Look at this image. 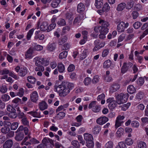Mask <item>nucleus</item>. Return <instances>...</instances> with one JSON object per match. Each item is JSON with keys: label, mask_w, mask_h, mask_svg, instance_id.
Segmentation results:
<instances>
[{"label": "nucleus", "mask_w": 148, "mask_h": 148, "mask_svg": "<svg viewBox=\"0 0 148 148\" xmlns=\"http://www.w3.org/2000/svg\"><path fill=\"white\" fill-rule=\"evenodd\" d=\"M127 94L125 93H120L115 95L116 101L114 100L113 98H110L106 100L107 103H108V107L110 110H113L117 106V104H121L126 102L127 99Z\"/></svg>", "instance_id": "obj_1"}, {"label": "nucleus", "mask_w": 148, "mask_h": 148, "mask_svg": "<svg viewBox=\"0 0 148 148\" xmlns=\"http://www.w3.org/2000/svg\"><path fill=\"white\" fill-rule=\"evenodd\" d=\"M74 84L73 83L64 80L59 85L54 86V91L57 92H70L74 88Z\"/></svg>", "instance_id": "obj_2"}, {"label": "nucleus", "mask_w": 148, "mask_h": 148, "mask_svg": "<svg viewBox=\"0 0 148 148\" xmlns=\"http://www.w3.org/2000/svg\"><path fill=\"white\" fill-rule=\"evenodd\" d=\"M99 23L101 24V26H95L94 29V31L96 33H98L99 32L100 33L101 31L105 29L106 27V28L108 27L109 26V23L103 20H100Z\"/></svg>", "instance_id": "obj_3"}, {"label": "nucleus", "mask_w": 148, "mask_h": 148, "mask_svg": "<svg viewBox=\"0 0 148 148\" xmlns=\"http://www.w3.org/2000/svg\"><path fill=\"white\" fill-rule=\"evenodd\" d=\"M104 42L99 40H96L94 41V47L92 49L93 52H97L99 49L104 47L105 45Z\"/></svg>", "instance_id": "obj_4"}, {"label": "nucleus", "mask_w": 148, "mask_h": 148, "mask_svg": "<svg viewBox=\"0 0 148 148\" xmlns=\"http://www.w3.org/2000/svg\"><path fill=\"white\" fill-rule=\"evenodd\" d=\"M129 23L126 22L125 23L123 21L119 23L118 25L117 26V31L118 32H124L125 29L128 27Z\"/></svg>", "instance_id": "obj_5"}, {"label": "nucleus", "mask_w": 148, "mask_h": 148, "mask_svg": "<svg viewBox=\"0 0 148 148\" xmlns=\"http://www.w3.org/2000/svg\"><path fill=\"white\" fill-rule=\"evenodd\" d=\"M96 101H93L90 103L89 105V109L92 108V111L95 112H98L101 110V107L99 105H96Z\"/></svg>", "instance_id": "obj_6"}, {"label": "nucleus", "mask_w": 148, "mask_h": 148, "mask_svg": "<svg viewBox=\"0 0 148 148\" xmlns=\"http://www.w3.org/2000/svg\"><path fill=\"white\" fill-rule=\"evenodd\" d=\"M42 143L44 144L46 148H53L52 145L53 144V142L51 139L45 138L42 140Z\"/></svg>", "instance_id": "obj_7"}, {"label": "nucleus", "mask_w": 148, "mask_h": 148, "mask_svg": "<svg viewBox=\"0 0 148 148\" xmlns=\"http://www.w3.org/2000/svg\"><path fill=\"white\" fill-rule=\"evenodd\" d=\"M34 60H35V64L36 66H38L40 64L45 65L47 63H49L48 61H47V60H45L44 58L37 56L35 57Z\"/></svg>", "instance_id": "obj_8"}, {"label": "nucleus", "mask_w": 148, "mask_h": 148, "mask_svg": "<svg viewBox=\"0 0 148 148\" xmlns=\"http://www.w3.org/2000/svg\"><path fill=\"white\" fill-rule=\"evenodd\" d=\"M125 118L124 116L119 115L117 118L116 120L115 124V128L116 129L121 126V124L123 123L122 120Z\"/></svg>", "instance_id": "obj_9"}, {"label": "nucleus", "mask_w": 148, "mask_h": 148, "mask_svg": "<svg viewBox=\"0 0 148 148\" xmlns=\"http://www.w3.org/2000/svg\"><path fill=\"white\" fill-rule=\"evenodd\" d=\"M120 87V85L116 83H113L110 88L109 92H114L118 90Z\"/></svg>", "instance_id": "obj_10"}, {"label": "nucleus", "mask_w": 148, "mask_h": 148, "mask_svg": "<svg viewBox=\"0 0 148 148\" xmlns=\"http://www.w3.org/2000/svg\"><path fill=\"white\" fill-rule=\"evenodd\" d=\"M35 34L34 39L36 40L39 39L40 40H42L44 39L45 36L39 30L36 31Z\"/></svg>", "instance_id": "obj_11"}, {"label": "nucleus", "mask_w": 148, "mask_h": 148, "mask_svg": "<svg viewBox=\"0 0 148 148\" xmlns=\"http://www.w3.org/2000/svg\"><path fill=\"white\" fill-rule=\"evenodd\" d=\"M108 120V117L103 116L98 119L96 120V122L97 124L102 125L106 122Z\"/></svg>", "instance_id": "obj_12"}, {"label": "nucleus", "mask_w": 148, "mask_h": 148, "mask_svg": "<svg viewBox=\"0 0 148 148\" xmlns=\"http://www.w3.org/2000/svg\"><path fill=\"white\" fill-rule=\"evenodd\" d=\"M40 28L41 31L48 32L49 26L48 23L46 21L43 22L40 25Z\"/></svg>", "instance_id": "obj_13"}, {"label": "nucleus", "mask_w": 148, "mask_h": 148, "mask_svg": "<svg viewBox=\"0 0 148 148\" xmlns=\"http://www.w3.org/2000/svg\"><path fill=\"white\" fill-rule=\"evenodd\" d=\"M85 10V6L82 3H80L79 4L77 7V12L80 14L83 13Z\"/></svg>", "instance_id": "obj_14"}, {"label": "nucleus", "mask_w": 148, "mask_h": 148, "mask_svg": "<svg viewBox=\"0 0 148 148\" xmlns=\"http://www.w3.org/2000/svg\"><path fill=\"white\" fill-rule=\"evenodd\" d=\"M33 50L31 47H30L26 52L25 56L26 59H31L33 57L32 54L33 52Z\"/></svg>", "instance_id": "obj_15"}, {"label": "nucleus", "mask_w": 148, "mask_h": 148, "mask_svg": "<svg viewBox=\"0 0 148 148\" xmlns=\"http://www.w3.org/2000/svg\"><path fill=\"white\" fill-rule=\"evenodd\" d=\"M109 29L108 27H106L105 29L100 32L99 35V37L100 39H103L106 38V35L108 32Z\"/></svg>", "instance_id": "obj_16"}, {"label": "nucleus", "mask_w": 148, "mask_h": 148, "mask_svg": "<svg viewBox=\"0 0 148 148\" xmlns=\"http://www.w3.org/2000/svg\"><path fill=\"white\" fill-rule=\"evenodd\" d=\"M28 70L27 68L25 67H22L20 70L19 75L21 77L25 76L27 73Z\"/></svg>", "instance_id": "obj_17"}, {"label": "nucleus", "mask_w": 148, "mask_h": 148, "mask_svg": "<svg viewBox=\"0 0 148 148\" xmlns=\"http://www.w3.org/2000/svg\"><path fill=\"white\" fill-rule=\"evenodd\" d=\"M38 107L40 110L43 111L47 108L48 105L45 101H42L39 103Z\"/></svg>", "instance_id": "obj_18"}, {"label": "nucleus", "mask_w": 148, "mask_h": 148, "mask_svg": "<svg viewBox=\"0 0 148 148\" xmlns=\"http://www.w3.org/2000/svg\"><path fill=\"white\" fill-rule=\"evenodd\" d=\"M34 51H40L42 50L43 47L42 45L37 44V43H34L31 47Z\"/></svg>", "instance_id": "obj_19"}, {"label": "nucleus", "mask_w": 148, "mask_h": 148, "mask_svg": "<svg viewBox=\"0 0 148 148\" xmlns=\"http://www.w3.org/2000/svg\"><path fill=\"white\" fill-rule=\"evenodd\" d=\"M61 2V0H53L51 2V5L53 8H57L58 7Z\"/></svg>", "instance_id": "obj_20"}, {"label": "nucleus", "mask_w": 148, "mask_h": 148, "mask_svg": "<svg viewBox=\"0 0 148 148\" xmlns=\"http://www.w3.org/2000/svg\"><path fill=\"white\" fill-rule=\"evenodd\" d=\"M56 48V45L55 43H49L48 44L47 50L50 52L53 51Z\"/></svg>", "instance_id": "obj_21"}, {"label": "nucleus", "mask_w": 148, "mask_h": 148, "mask_svg": "<svg viewBox=\"0 0 148 148\" xmlns=\"http://www.w3.org/2000/svg\"><path fill=\"white\" fill-rule=\"evenodd\" d=\"M84 138L86 142L93 140V138L92 135L88 133H85L84 134Z\"/></svg>", "instance_id": "obj_22"}, {"label": "nucleus", "mask_w": 148, "mask_h": 148, "mask_svg": "<svg viewBox=\"0 0 148 148\" xmlns=\"http://www.w3.org/2000/svg\"><path fill=\"white\" fill-rule=\"evenodd\" d=\"M57 68L59 72L60 73H63L65 72V66L62 63H58L57 66Z\"/></svg>", "instance_id": "obj_23"}, {"label": "nucleus", "mask_w": 148, "mask_h": 148, "mask_svg": "<svg viewBox=\"0 0 148 148\" xmlns=\"http://www.w3.org/2000/svg\"><path fill=\"white\" fill-rule=\"evenodd\" d=\"M13 145L12 140H9L6 141L4 143L3 148H11Z\"/></svg>", "instance_id": "obj_24"}, {"label": "nucleus", "mask_w": 148, "mask_h": 148, "mask_svg": "<svg viewBox=\"0 0 148 148\" xmlns=\"http://www.w3.org/2000/svg\"><path fill=\"white\" fill-rule=\"evenodd\" d=\"M27 80L30 83L34 84H35L36 79L33 76H29L27 77Z\"/></svg>", "instance_id": "obj_25"}, {"label": "nucleus", "mask_w": 148, "mask_h": 148, "mask_svg": "<svg viewBox=\"0 0 148 148\" xmlns=\"http://www.w3.org/2000/svg\"><path fill=\"white\" fill-rule=\"evenodd\" d=\"M103 5V0H95V5L97 8H101Z\"/></svg>", "instance_id": "obj_26"}, {"label": "nucleus", "mask_w": 148, "mask_h": 148, "mask_svg": "<svg viewBox=\"0 0 148 148\" xmlns=\"http://www.w3.org/2000/svg\"><path fill=\"white\" fill-rule=\"evenodd\" d=\"M126 6V4L124 2L121 3L117 5L116 10L118 11H121L123 10Z\"/></svg>", "instance_id": "obj_27"}, {"label": "nucleus", "mask_w": 148, "mask_h": 148, "mask_svg": "<svg viewBox=\"0 0 148 148\" xmlns=\"http://www.w3.org/2000/svg\"><path fill=\"white\" fill-rule=\"evenodd\" d=\"M35 30V29L33 28L29 30L27 32L26 36V38L27 40H30L33 34L34 31Z\"/></svg>", "instance_id": "obj_28"}, {"label": "nucleus", "mask_w": 148, "mask_h": 148, "mask_svg": "<svg viewBox=\"0 0 148 148\" xmlns=\"http://www.w3.org/2000/svg\"><path fill=\"white\" fill-rule=\"evenodd\" d=\"M38 95L37 93H32L30 95L31 101L34 102H36L38 100Z\"/></svg>", "instance_id": "obj_29"}, {"label": "nucleus", "mask_w": 148, "mask_h": 148, "mask_svg": "<svg viewBox=\"0 0 148 148\" xmlns=\"http://www.w3.org/2000/svg\"><path fill=\"white\" fill-rule=\"evenodd\" d=\"M145 82L144 79L142 77H140L136 81V84L139 86H142Z\"/></svg>", "instance_id": "obj_30"}, {"label": "nucleus", "mask_w": 148, "mask_h": 148, "mask_svg": "<svg viewBox=\"0 0 148 148\" xmlns=\"http://www.w3.org/2000/svg\"><path fill=\"white\" fill-rule=\"evenodd\" d=\"M58 25L60 26H62L66 25V22L65 20L62 18H60L56 21Z\"/></svg>", "instance_id": "obj_31"}, {"label": "nucleus", "mask_w": 148, "mask_h": 148, "mask_svg": "<svg viewBox=\"0 0 148 148\" xmlns=\"http://www.w3.org/2000/svg\"><path fill=\"white\" fill-rule=\"evenodd\" d=\"M128 68L127 66V63L124 62L123 65L121 68V73L124 74L126 73L128 70Z\"/></svg>", "instance_id": "obj_32"}, {"label": "nucleus", "mask_w": 148, "mask_h": 148, "mask_svg": "<svg viewBox=\"0 0 148 148\" xmlns=\"http://www.w3.org/2000/svg\"><path fill=\"white\" fill-rule=\"evenodd\" d=\"M24 136V134L23 132H20L16 135L15 137V139L16 140L19 141L23 139Z\"/></svg>", "instance_id": "obj_33"}, {"label": "nucleus", "mask_w": 148, "mask_h": 148, "mask_svg": "<svg viewBox=\"0 0 148 148\" xmlns=\"http://www.w3.org/2000/svg\"><path fill=\"white\" fill-rule=\"evenodd\" d=\"M112 62L109 60H108L105 61L103 64V66L104 68L108 69L111 66Z\"/></svg>", "instance_id": "obj_34"}, {"label": "nucleus", "mask_w": 148, "mask_h": 148, "mask_svg": "<svg viewBox=\"0 0 148 148\" xmlns=\"http://www.w3.org/2000/svg\"><path fill=\"white\" fill-rule=\"evenodd\" d=\"M101 130V127L98 125L95 126L92 130V132L94 134L99 133Z\"/></svg>", "instance_id": "obj_35"}, {"label": "nucleus", "mask_w": 148, "mask_h": 148, "mask_svg": "<svg viewBox=\"0 0 148 148\" xmlns=\"http://www.w3.org/2000/svg\"><path fill=\"white\" fill-rule=\"evenodd\" d=\"M134 4V2L133 1H130L127 3L125 8L127 9L130 10L133 7Z\"/></svg>", "instance_id": "obj_36"}, {"label": "nucleus", "mask_w": 148, "mask_h": 148, "mask_svg": "<svg viewBox=\"0 0 148 148\" xmlns=\"http://www.w3.org/2000/svg\"><path fill=\"white\" fill-rule=\"evenodd\" d=\"M91 82V78L89 77H87L84 79L83 82L85 86H88L90 84Z\"/></svg>", "instance_id": "obj_37"}, {"label": "nucleus", "mask_w": 148, "mask_h": 148, "mask_svg": "<svg viewBox=\"0 0 148 148\" xmlns=\"http://www.w3.org/2000/svg\"><path fill=\"white\" fill-rule=\"evenodd\" d=\"M10 131L9 127L7 126H4L1 129V132L3 134H6L8 133Z\"/></svg>", "instance_id": "obj_38"}, {"label": "nucleus", "mask_w": 148, "mask_h": 148, "mask_svg": "<svg viewBox=\"0 0 148 148\" xmlns=\"http://www.w3.org/2000/svg\"><path fill=\"white\" fill-rule=\"evenodd\" d=\"M127 90L128 92H135L136 89L132 85H130L128 86Z\"/></svg>", "instance_id": "obj_39"}, {"label": "nucleus", "mask_w": 148, "mask_h": 148, "mask_svg": "<svg viewBox=\"0 0 148 148\" xmlns=\"http://www.w3.org/2000/svg\"><path fill=\"white\" fill-rule=\"evenodd\" d=\"M65 113L63 112H61L58 113L57 115L55 117L57 118L58 119L60 120L63 119L65 116Z\"/></svg>", "instance_id": "obj_40"}, {"label": "nucleus", "mask_w": 148, "mask_h": 148, "mask_svg": "<svg viewBox=\"0 0 148 148\" xmlns=\"http://www.w3.org/2000/svg\"><path fill=\"white\" fill-rule=\"evenodd\" d=\"M67 51H64L59 54V58L61 59L65 58L67 57Z\"/></svg>", "instance_id": "obj_41"}, {"label": "nucleus", "mask_w": 148, "mask_h": 148, "mask_svg": "<svg viewBox=\"0 0 148 148\" xmlns=\"http://www.w3.org/2000/svg\"><path fill=\"white\" fill-rule=\"evenodd\" d=\"M99 77L98 75H95L92 80V83L94 84H96L99 82Z\"/></svg>", "instance_id": "obj_42"}, {"label": "nucleus", "mask_w": 148, "mask_h": 148, "mask_svg": "<svg viewBox=\"0 0 148 148\" xmlns=\"http://www.w3.org/2000/svg\"><path fill=\"white\" fill-rule=\"evenodd\" d=\"M13 110L9 114V116L11 118H15L17 116V114L16 112V110L13 109Z\"/></svg>", "instance_id": "obj_43"}, {"label": "nucleus", "mask_w": 148, "mask_h": 148, "mask_svg": "<svg viewBox=\"0 0 148 148\" xmlns=\"http://www.w3.org/2000/svg\"><path fill=\"white\" fill-rule=\"evenodd\" d=\"M86 145L88 148H93L94 144L93 140L86 142Z\"/></svg>", "instance_id": "obj_44"}, {"label": "nucleus", "mask_w": 148, "mask_h": 148, "mask_svg": "<svg viewBox=\"0 0 148 148\" xmlns=\"http://www.w3.org/2000/svg\"><path fill=\"white\" fill-rule=\"evenodd\" d=\"M110 7L109 4L107 3H105L102 8V9L105 11V12H106L109 11L110 9Z\"/></svg>", "instance_id": "obj_45"}, {"label": "nucleus", "mask_w": 148, "mask_h": 148, "mask_svg": "<svg viewBox=\"0 0 148 148\" xmlns=\"http://www.w3.org/2000/svg\"><path fill=\"white\" fill-rule=\"evenodd\" d=\"M124 129L123 128L121 127L119 128L116 132V136L119 137H121L122 136V133Z\"/></svg>", "instance_id": "obj_46"}, {"label": "nucleus", "mask_w": 148, "mask_h": 148, "mask_svg": "<svg viewBox=\"0 0 148 148\" xmlns=\"http://www.w3.org/2000/svg\"><path fill=\"white\" fill-rule=\"evenodd\" d=\"M133 142V140L130 138H127L125 140V143L128 145H132Z\"/></svg>", "instance_id": "obj_47"}, {"label": "nucleus", "mask_w": 148, "mask_h": 148, "mask_svg": "<svg viewBox=\"0 0 148 148\" xmlns=\"http://www.w3.org/2000/svg\"><path fill=\"white\" fill-rule=\"evenodd\" d=\"M134 9L135 10L139 11L142 9V5L139 3L136 4L134 7Z\"/></svg>", "instance_id": "obj_48"}, {"label": "nucleus", "mask_w": 148, "mask_h": 148, "mask_svg": "<svg viewBox=\"0 0 148 148\" xmlns=\"http://www.w3.org/2000/svg\"><path fill=\"white\" fill-rule=\"evenodd\" d=\"M70 77L72 80L75 81L77 79V75L74 72L70 73L69 74Z\"/></svg>", "instance_id": "obj_49"}, {"label": "nucleus", "mask_w": 148, "mask_h": 148, "mask_svg": "<svg viewBox=\"0 0 148 148\" xmlns=\"http://www.w3.org/2000/svg\"><path fill=\"white\" fill-rule=\"evenodd\" d=\"M21 121L22 122V124L24 125L27 126H29V122L28 121L26 117L22 119H21Z\"/></svg>", "instance_id": "obj_50"}, {"label": "nucleus", "mask_w": 148, "mask_h": 148, "mask_svg": "<svg viewBox=\"0 0 148 148\" xmlns=\"http://www.w3.org/2000/svg\"><path fill=\"white\" fill-rule=\"evenodd\" d=\"M125 130L126 133L128 134V136L129 137H131L132 136L131 133L132 132V129L130 127H126L125 128Z\"/></svg>", "instance_id": "obj_51"}, {"label": "nucleus", "mask_w": 148, "mask_h": 148, "mask_svg": "<svg viewBox=\"0 0 148 148\" xmlns=\"http://www.w3.org/2000/svg\"><path fill=\"white\" fill-rule=\"evenodd\" d=\"M36 66H37L35 69L36 71H43L44 70V68L42 65L40 64L39 65Z\"/></svg>", "instance_id": "obj_52"}, {"label": "nucleus", "mask_w": 148, "mask_h": 148, "mask_svg": "<svg viewBox=\"0 0 148 148\" xmlns=\"http://www.w3.org/2000/svg\"><path fill=\"white\" fill-rule=\"evenodd\" d=\"M109 51V49H104L102 52L101 56L103 58L106 57L108 54Z\"/></svg>", "instance_id": "obj_53"}, {"label": "nucleus", "mask_w": 148, "mask_h": 148, "mask_svg": "<svg viewBox=\"0 0 148 148\" xmlns=\"http://www.w3.org/2000/svg\"><path fill=\"white\" fill-rule=\"evenodd\" d=\"M67 40V38L66 36H64L61 39H60L59 41V44L62 45L66 42Z\"/></svg>", "instance_id": "obj_54"}, {"label": "nucleus", "mask_w": 148, "mask_h": 148, "mask_svg": "<svg viewBox=\"0 0 148 148\" xmlns=\"http://www.w3.org/2000/svg\"><path fill=\"white\" fill-rule=\"evenodd\" d=\"M7 90V86L5 84L0 86V91L1 92H6Z\"/></svg>", "instance_id": "obj_55"}, {"label": "nucleus", "mask_w": 148, "mask_h": 148, "mask_svg": "<svg viewBox=\"0 0 148 148\" xmlns=\"http://www.w3.org/2000/svg\"><path fill=\"white\" fill-rule=\"evenodd\" d=\"M142 25V23L138 21H137L133 24V27L135 29H138Z\"/></svg>", "instance_id": "obj_56"}, {"label": "nucleus", "mask_w": 148, "mask_h": 148, "mask_svg": "<svg viewBox=\"0 0 148 148\" xmlns=\"http://www.w3.org/2000/svg\"><path fill=\"white\" fill-rule=\"evenodd\" d=\"M75 69V65L73 64H71L68 67L67 71L68 72H71L73 71Z\"/></svg>", "instance_id": "obj_57"}, {"label": "nucleus", "mask_w": 148, "mask_h": 148, "mask_svg": "<svg viewBox=\"0 0 148 148\" xmlns=\"http://www.w3.org/2000/svg\"><path fill=\"white\" fill-rule=\"evenodd\" d=\"M18 123L17 122H14L12 123L11 125L10 128L11 130H16L18 126Z\"/></svg>", "instance_id": "obj_58"}, {"label": "nucleus", "mask_w": 148, "mask_h": 148, "mask_svg": "<svg viewBox=\"0 0 148 148\" xmlns=\"http://www.w3.org/2000/svg\"><path fill=\"white\" fill-rule=\"evenodd\" d=\"M131 125L132 127L138 128L140 124L137 121H133L131 123Z\"/></svg>", "instance_id": "obj_59"}, {"label": "nucleus", "mask_w": 148, "mask_h": 148, "mask_svg": "<svg viewBox=\"0 0 148 148\" xmlns=\"http://www.w3.org/2000/svg\"><path fill=\"white\" fill-rule=\"evenodd\" d=\"M1 98L2 100L5 101H8L10 98V97L7 94L3 95Z\"/></svg>", "instance_id": "obj_60"}, {"label": "nucleus", "mask_w": 148, "mask_h": 148, "mask_svg": "<svg viewBox=\"0 0 148 148\" xmlns=\"http://www.w3.org/2000/svg\"><path fill=\"white\" fill-rule=\"evenodd\" d=\"M71 144L76 148H79L80 146L79 143L77 140H73L71 142Z\"/></svg>", "instance_id": "obj_61"}, {"label": "nucleus", "mask_w": 148, "mask_h": 148, "mask_svg": "<svg viewBox=\"0 0 148 148\" xmlns=\"http://www.w3.org/2000/svg\"><path fill=\"white\" fill-rule=\"evenodd\" d=\"M87 56V54L85 51H83L82 53L81 54L80 59L83 60L85 59Z\"/></svg>", "instance_id": "obj_62"}, {"label": "nucleus", "mask_w": 148, "mask_h": 148, "mask_svg": "<svg viewBox=\"0 0 148 148\" xmlns=\"http://www.w3.org/2000/svg\"><path fill=\"white\" fill-rule=\"evenodd\" d=\"M139 148H146V143L143 141H140L138 145Z\"/></svg>", "instance_id": "obj_63"}, {"label": "nucleus", "mask_w": 148, "mask_h": 148, "mask_svg": "<svg viewBox=\"0 0 148 148\" xmlns=\"http://www.w3.org/2000/svg\"><path fill=\"white\" fill-rule=\"evenodd\" d=\"M132 15L134 19H136L139 16V13L136 11H133L132 13Z\"/></svg>", "instance_id": "obj_64"}]
</instances>
